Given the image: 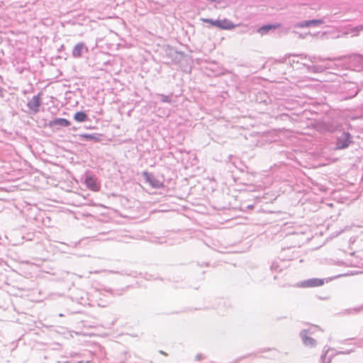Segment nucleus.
Listing matches in <instances>:
<instances>
[{
    "label": "nucleus",
    "mask_w": 363,
    "mask_h": 363,
    "mask_svg": "<svg viewBox=\"0 0 363 363\" xmlns=\"http://www.w3.org/2000/svg\"><path fill=\"white\" fill-rule=\"evenodd\" d=\"M201 21L204 22V23H210L211 25L215 26V27H218V23H219V20H213V19H211V18H202L201 19Z\"/></svg>",
    "instance_id": "obj_15"
},
{
    "label": "nucleus",
    "mask_w": 363,
    "mask_h": 363,
    "mask_svg": "<svg viewBox=\"0 0 363 363\" xmlns=\"http://www.w3.org/2000/svg\"><path fill=\"white\" fill-rule=\"evenodd\" d=\"M279 27V25H264V26L260 27L257 30V32L261 35H264L267 34L269 30H271L272 29L277 28Z\"/></svg>",
    "instance_id": "obj_11"
},
{
    "label": "nucleus",
    "mask_w": 363,
    "mask_h": 363,
    "mask_svg": "<svg viewBox=\"0 0 363 363\" xmlns=\"http://www.w3.org/2000/svg\"><path fill=\"white\" fill-rule=\"evenodd\" d=\"M160 96L161 97V100H162V102H166V103H169L170 102V99H169V96H165L164 94H161Z\"/></svg>",
    "instance_id": "obj_16"
},
{
    "label": "nucleus",
    "mask_w": 363,
    "mask_h": 363,
    "mask_svg": "<svg viewBox=\"0 0 363 363\" xmlns=\"http://www.w3.org/2000/svg\"><path fill=\"white\" fill-rule=\"evenodd\" d=\"M1 92H2V91H1V89L0 88V96H2Z\"/></svg>",
    "instance_id": "obj_18"
},
{
    "label": "nucleus",
    "mask_w": 363,
    "mask_h": 363,
    "mask_svg": "<svg viewBox=\"0 0 363 363\" xmlns=\"http://www.w3.org/2000/svg\"><path fill=\"white\" fill-rule=\"evenodd\" d=\"M218 28L223 30H231L238 26V25L234 24L231 21L224 18L223 20H219Z\"/></svg>",
    "instance_id": "obj_7"
},
{
    "label": "nucleus",
    "mask_w": 363,
    "mask_h": 363,
    "mask_svg": "<svg viewBox=\"0 0 363 363\" xmlns=\"http://www.w3.org/2000/svg\"><path fill=\"white\" fill-rule=\"evenodd\" d=\"M41 104V97L40 94H38L34 96L31 99H30L27 103L28 108L34 113H36L39 111V108Z\"/></svg>",
    "instance_id": "obj_2"
},
{
    "label": "nucleus",
    "mask_w": 363,
    "mask_h": 363,
    "mask_svg": "<svg viewBox=\"0 0 363 363\" xmlns=\"http://www.w3.org/2000/svg\"><path fill=\"white\" fill-rule=\"evenodd\" d=\"M195 358H196V360L199 361V360H201V359H203V355H202V354H197V355L196 356V357H195Z\"/></svg>",
    "instance_id": "obj_17"
},
{
    "label": "nucleus",
    "mask_w": 363,
    "mask_h": 363,
    "mask_svg": "<svg viewBox=\"0 0 363 363\" xmlns=\"http://www.w3.org/2000/svg\"><path fill=\"white\" fill-rule=\"evenodd\" d=\"M143 175L145 177L146 181L154 188H159L161 186V182L154 177L153 175L144 172Z\"/></svg>",
    "instance_id": "obj_9"
},
{
    "label": "nucleus",
    "mask_w": 363,
    "mask_h": 363,
    "mask_svg": "<svg viewBox=\"0 0 363 363\" xmlns=\"http://www.w3.org/2000/svg\"><path fill=\"white\" fill-rule=\"evenodd\" d=\"M318 330V328L317 326H311L308 329L303 330L301 332L300 335L301 337L302 341L306 346L308 347H313L315 345V340L309 337V335H313L315 332Z\"/></svg>",
    "instance_id": "obj_1"
},
{
    "label": "nucleus",
    "mask_w": 363,
    "mask_h": 363,
    "mask_svg": "<svg viewBox=\"0 0 363 363\" xmlns=\"http://www.w3.org/2000/svg\"><path fill=\"white\" fill-rule=\"evenodd\" d=\"M362 30H363V24L351 28L350 31L345 32V35L351 34L352 36H356L358 35V33Z\"/></svg>",
    "instance_id": "obj_13"
},
{
    "label": "nucleus",
    "mask_w": 363,
    "mask_h": 363,
    "mask_svg": "<svg viewBox=\"0 0 363 363\" xmlns=\"http://www.w3.org/2000/svg\"><path fill=\"white\" fill-rule=\"evenodd\" d=\"M324 284V281L322 279H310L308 280H305L298 284V286L300 287L308 288V287H315L320 286Z\"/></svg>",
    "instance_id": "obj_3"
},
{
    "label": "nucleus",
    "mask_w": 363,
    "mask_h": 363,
    "mask_svg": "<svg viewBox=\"0 0 363 363\" xmlns=\"http://www.w3.org/2000/svg\"><path fill=\"white\" fill-rule=\"evenodd\" d=\"M84 50L87 51V48L85 46V45L83 43H77L72 50V56L77 58L80 57Z\"/></svg>",
    "instance_id": "obj_8"
},
{
    "label": "nucleus",
    "mask_w": 363,
    "mask_h": 363,
    "mask_svg": "<svg viewBox=\"0 0 363 363\" xmlns=\"http://www.w3.org/2000/svg\"><path fill=\"white\" fill-rule=\"evenodd\" d=\"M324 21L321 19L308 20L298 22L294 24L295 28L315 27L323 24Z\"/></svg>",
    "instance_id": "obj_5"
},
{
    "label": "nucleus",
    "mask_w": 363,
    "mask_h": 363,
    "mask_svg": "<svg viewBox=\"0 0 363 363\" xmlns=\"http://www.w3.org/2000/svg\"><path fill=\"white\" fill-rule=\"evenodd\" d=\"M79 138L84 139L86 140H97V137L94 134H88V133L80 134V135H79Z\"/></svg>",
    "instance_id": "obj_14"
},
{
    "label": "nucleus",
    "mask_w": 363,
    "mask_h": 363,
    "mask_svg": "<svg viewBox=\"0 0 363 363\" xmlns=\"http://www.w3.org/2000/svg\"><path fill=\"white\" fill-rule=\"evenodd\" d=\"M87 116L82 111L77 112L74 116V119L78 122H84L86 120Z\"/></svg>",
    "instance_id": "obj_12"
},
{
    "label": "nucleus",
    "mask_w": 363,
    "mask_h": 363,
    "mask_svg": "<svg viewBox=\"0 0 363 363\" xmlns=\"http://www.w3.org/2000/svg\"><path fill=\"white\" fill-rule=\"evenodd\" d=\"M351 143V137L350 135L347 133H343L342 135L338 138L336 147L337 149H344L348 147L349 144Z\"/></svg>",
    "instance_id": "obj_4"
},
{
    "label": "nucleus",
    "mask_w": 363,
    "mask_h": 363,
    "mask_svg": "<svg viewBox=\"0 0 363 363\" xmlns=\"http://www.w3.org/2000/svg\"><path fill=\"white\" fill-rule=\"evenodd\" d=\"M85 184L86 186L92 191H98L99 189L96 179L91 176H86L85 179Z\"/></svg>",
    "instance_id": "obj_10"
},
{
    "label": "nucleus",
    "mask_w": 363,
    "mask_h": 363,
    "mask_svg": "<svg viewBox=\"0 0 363 363\" xmlns=\"http://www.w3.org/2000/svg\"><path fill=\"white\" fill-rule=\"evenodd\" d=\"M70 125V122L65 118H55L50 121L48 123V126L51 128H60L61 127H68Z\"/></svg>",
    "instance_id": "obj_6"
}]
</instances>
